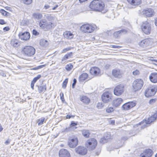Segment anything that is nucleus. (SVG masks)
<instances>
[{
	"mask_svg": "<svg viewBox=\"0 0 157 157\" xmlns=\"http://www.w3.org/2000/svg\"><path fill=\"white\" fill-rule=\"evenodd\" d=\"M105 5L102 1L94 0L90 3L89 7L93 10L101 12L104 8Z\"/></svg>",
	"mask_w": 157,
	"mask_h": 157,
	"instance_id": "nucleus-1",
	"label": "nucleus"
},
{
	"mask_svg": "<svg viewBox=\"0 0 157 157\" xmlns=\"http://www.w3.org/2000/svg\"><path fill=\"white\" fill-rule=\"evenodd\" d=\"M39 25L42 29L45 31L48 30L55 27L54 22L48 21L45 19L41 20L39 22Z\"/></svg>",
	"mask_w": 157,
	"mask_h": 157,
	"instance_id": "nucleus-2",
	"label": "nucleus"
},
{
	"mask_svg": "<svg viewBox=\"0 0 157 157\" xmlns=\"http://www.w3.org/2000/svg\"><path fill=\"white\" fill-rule=\"evenodd\" d=\"M35 49L32 46H26L22 48V53L25 56L31 57L35 53Z\"/></svg>",
	"mask_w": 157,
	"mask_h": 157,
	"instance_id": "nucleus-3",
	"label": "nucleus"
},
{
	"mask_svg": "<svg viewBox=\"0 0 157 157\" xmlns=\"http://www.w3.org/2000/svg\"><path fill=\"white\" fill-rule=\"evenodd\" d=\"M97 27V26L94 24H87L82 25L80 27V29L84 33H90L93 32Z\"/></svg>",
	"mask_w": 157,
	"mask_h": 157,
	"instance_id": "nucleus-4",
	"label": "nucleus"
},
{
	"mask_svg": "<svg viewBox=\"0 0 157 157\" xmlns=\"http://www.w3.org/2000/svg\"><path fill=\"white\" fill-rule=\"evenodd\" d=\"M143 82L140 79H136L133 83V87L135 91L140 90L143 86Z\"/></svg>",
	"mask_w": 157,
	"mask_h": 157,
	"instance_id": "nucleus-5",
	"label": "nucleus"
},
{
	"mask_svg": "<svg viewBox=\"0 0 157 157\" xmlns=\"http://www.w3.org/2000/svg\"><path fill=\"white\" fill-rule=\"evenodd\" d=\"M141 29L142 31L146 34H149L151 31V25L147 21H146L143 22Z\"/></svg>",
	"mask_w": 157,
	"mask_h": 157,
	"instance_id": "nucleus-6",
	"label": "nucleus"
},
{
	"mask_svg": "<svg viewBox=\"0 0 157 157\" xmlns=\"http://www.w3.org/2000/svg\"><path fill=\"white\" fill-rule=\"evenodd\" d=\"M124 85L121 84L117 85L113 90L114 94L117 96L121 95L124 92Z\"/></svg>",
	"mask_w": 157,
	"mask_h": 157,
	"instance_id": "nucleus-7",
	"label": "nucleus"
},
{
	"mask_svg": "<svg viewBox=\"0 0 157 157\" xmlns=\"http://www.w3.org/2000/svg\"><path fill=\"white\" fill-rule=\"evenodd\" d=\"M87 147L90 150H92L94 149L97 145V142L94 138H92L88 140L86 143Z\"/></svg>",
	"mask_w": 157,
	"mask_h": 157,
	"instance_id": "nucleus-8",
	"label": "nucleus"
},
{
	"mask_svg": "<svg viewBox=\"0 0 157 157\" xmlns=\"http://www.w3.org/2000/svg\"><path fill=\"white\" fill-rule=\"evenodd\" d=\"M156 92V89L155 87H150L145 91L144 95L146 97L154 96Z\"/></svg>",
	"mask_w": 157,
	"mask_h": 157,
	"instance_id": "nucleus-9",
	"label": "nucleus"
},
{
	"mask_svg": "<svg viewBox=\"0 0 157 157\" xmlns=\"http://www.w3.org/2000/svg\"><path fill=\"white\" fill-rule=\"evenodd\" d=\"M111 94L109 92L104 93L101 96L102 101L105 103L109 102L111 99Z\"/></svg>",
	"mask_w": 157,
	"mask_h": 157,
	"instance_id": "nucleus-10",
	"label": "nucleus"
},
{
	"mask_svg": "<svg viewBox=\"0 0 157 157\" xmlns=\"http://www.w3.org/2000/svg\"><path fill=\"white\" fill-rule=\"evenodd\" d=\"M75 151L77 153L81 155H86L87 151V149L83 146H78L75 148Z\"/></svg>",
	"mask_w": 157,
	"mask_h": 157,
	"instance_id": "nucleus-11",
	"label": "nucleus"
},
{
	"mask_svg": "<svg viewBox=\"0 0 157 157\" xmlns=\"http://www.w3.org/2000/svg\"><path fill=\"white\" fill-rule=\"evenodd\" d=\"M136 105V103L134 101H130L124 103L122 106L123 109L128 110L134 107Z\"/></svg>",
	"mask_w": 157,
	"mask_h": 157,
	"instance_id": "nucleus-12",
	"label": "nucleus"
},
{
	"mask_svg": "<svg viewBox=\"0 0 157 157\" xmlns=\"http://www.w3.org/2000/svg\"><path fill=\"white\" fill-rule=\"evenodd\" d=\"M59 157H70L69 151L64 149H62L59 151Z\"/></svg>",
	"mask_w": 157,
	"mask_h": 157,
	"instance_id": "nucleus-13",
	"label": "nucleus"
},
{
	"mask_svg": "<svg viewBox=\"0 0 157 157\" xmlns=\"http://www.w3.org/2000/svg\"><path fill=\"white\" fill-rule=\"evenodd\" d=\"M19 36L21 40H27L30 38V34L29 32H26L24 33H19Z\"/></svg>",
	"mask_w": 157,
	"mask_h": 157,
	"instance_id": "nucleus-14",
	"label": "nucleus"
},
{
	"mask_svg": "<svg viewBox=\"0 0 157 157\" xmlns=\"http://www.w3.org/2000/svg\"><path fill=\"white\" fill-rule=\"evenodd\" d=\"M90 72L92 75L98 76L100 74V70L97 67H92L90 70Z\"/></svg>",
	"mask_w": 157,
	"mask_h": 157,
	"instance_id": "nucleus-15",
	"label": "nucleus"
},
{
	"mask_svg": "<svg viewBox=\"0 0 157 157\" xmlns=\"http://www.w3.org/2000/svg\"><path fill=\"white\" fill-rule=\"evenodd\" d=\"M113 75L116 78H120L122 77L121 71L119 69H115L112 71Z\"/></svg>",
	"mask_w": 157,
	"mask_h": 157,
	"instance_id": "nucleus-16",
	"label": "nucleus"
},
{
	"mask_svg": "<svg viewBox=\"0 0 157 157\" xmlns=\"http://www.w3.org/2000/svg\"><path fill=\"white\" fill-rule=\"evenodd\" d=\"M143 13L146 17H152L154 14V12L152 9L151 8H148L146 10H144Z\"/></svg>",
	"mask_w": 157,
	"mask_h": 157,
	"instance_id": "nucleus-17",
	"label": "nucleus"
},
{
	"mask_svg": "<svg viewBox=\"0 0 157 157\" xmlns=\"http://www.w3.org/2000/svg\"><path fill=\"white\" fill-rule=\"evenodd\" d=\"M152 154V151L150 149H148L142 153L140 156V157H151Z\"/></svg>",
	"mask_w": 157,
	"mask_h": 157,
	"instance_id": "nucleus-18",
	"label": "nucleus"
},
{
	"mask_svg": "<svg viewBox=\"0 0 157 157\" xmlns=\"http://www.w3.org/2000/svg\"><path fill=\"white\" fill-rule=\"evenodd\" d=\"M157 118V111L152 116L149 117L147 120H145V121L146 124H150Z\"/></svg>",
	"mask_w": 157,
	"mask_h": 157,
	"instance_id": "nucleus-19",
	"label": "nucleus"
},
{
	"mask_svg": "<svg viewBox=\"0 0 157 157\" xmlns=\"http://www.w3.org/2000/svg\"><path fill=\"white\" fill-rule=\"evenodd\" d=\"M78 144V140L76 139H72L69 140L68 144L71 148H73L76 146Z\"/></svg>",
	"mask_w": 157,
	"mask_h": 157,
	"instance_id": "nucleus-20",
	"label": "nucleus"
},
{
	"mask_svg": "<svg viewBox=\"0 0 157 157\" xmlns=\"http://www.w3.org/2000/svg\"><path fill=\"white\" fill-rule=\"evenodd\" d=\"M149 79L153 83H157V73L153 72L151 73L149 76Z\"/></svg>",
	"mask_w": 157,
	"mask_h": 157,
	"instance_id": "nucleus-21",
	"label": "nucleus"
},
{
	"mask_svg": "<svg viewBox=\"0 0 157 157\" xmlns=\"http://www.w3.org/2000/svg\"><path fill=\"white\" fill-rule=\"evenodd\" d=\"M127 32V31L125 29H122L119 31L115 32L113 34L115 37L117 38L119 37L121 35L125 34Z\"/></svg>",
	"mask_w": 157,
	"mask_h": 157,
	"instance_id": "nucleus-22",
	"label": "nucleus"
},
{
	"mask_svg": "<svg viewBox=\"0 0 157 157\" xmlns=\"http://www.w3.org/2000/svg\"><path fill=\"white\" fill-rule=\"evenodd\" d=\"M150 44V41L148 39H145L142 40L139 43L140 46L144 47L147 46Z\"/></svg>",
	"mask_w": 157,
	"mask_h": 157,
	"instance_id": "nucleus-23",
	"label": "nucleus"
},
{
	"mask_svg": "<svg viewBox=\"0 0 157 157\" xmlns=\"http://www.w3.org/2000/svg\"><path fill=\"white\" fill-rule=\"evenodd\" d=\"M110 135L109 133H106L104 136L101 138L100 140V142L102 144H104L106 143L108 140L110 139Z\"/></svg>",
	"mask_w": 157,
	"mask_h": 157,
	"instance_id": "nucleus-24",
	"label": "nucleus"
},
{
	"mask_svg": "<svg viewBox=\"0 0 157 157\" xmlns=\"http://www.w3.org/2000/svg\"><path fill=\"white\" fill-rule=\"evenodd\" d=\"M88 76V75L87 73H83L80 75L78 80L81 82H83L87 79Z\"/></svg>",
	"mask_w": 157,
	"mask_h": 157,
	"instance_id": "nucleus-25",
	"label": "nucleus"
},
{
	"mask_svg": "<svg viewBox=\"0 0 157 157\" xmlns=\"http://www.w3.org/2000/svg\"><path fill=\"white\" fill-rule=\"evenodd\" d=\"M11 45L14 47H17L20 45V42L16 39H13L10 41Z\"/></svg>",
	"mask_w": 157,
	"mask_h": 157,
	"instance_id": "nucleus-26",
	"label": "nucleus"
},
{
	"mask_svg": "<svg viewBox=\"0 0 157 157\" xmlns=\"http://www.w3.org/2000/svg\"><path fill=\"white\" fill-rule=\"evenodd\" d=\"M123 101V100L121 98H119L113 100V105L115 107L118 106Z\"/></svg>",
	"mask_w": 157,
	"mask_h": 157,
	"instance_id": "nucleus-27",
	"label": "nucleus"
},
{
	"mask_svg": "<svg viewBox=\"0 0 157 157\" xmlns=\"http://www.w3.org/2000/svg\"><path fill=\"white\" fill-rule=\"evenodd\" d=\"M127 1L129 4L133 6L138 5L141 2V0H127Z\"/></svg>",
	"mask_w": 157,
	"mask_h": 157,
	"instance_id": "nucleus-28",
	"label": "nucleus"
},
{
	"mask_svg": "<svg viewBox=\"0 0 157 157\" xmlns=\"http://www.w3.org/2000/svg\"><path fill=\"white\" fill-rule=\"evenodd\" d=\"M80 100L86 105L89 104L90 102V99L86 96L82 97L80 98Z\"/></svg>",
	"mask_w": 157,
	"mask_h": 157,
	"instance_id": "nucleus-29",
	"label": "nucleus"
},
{
	"mask_svg": "<svg viewBox=\"0 0 157 157\" xmlns=\"http://www.w3.org/2000/svg\"><path fill=\"white\" fill-rule=\"evenodd\" d=\"M64 37L67 39H71L73 37L74 35L73 34L70 32L64 33L63 34Z\"/></svg>",
	"mask_w": 157,
	"mask_h": 157,
	"instance_id": "nucleus-30",
	"label": "nucleus"
},
{
	"mask_svg": "<svg viewBox=\"0 0 157 157\" xmlns=\"http://www.w3.org/2000/svg\"><path fill=\"white\" fill-rule=\"evenodd\" d=\"M48 44V42L46 40L42 39L40 40V45L41 46L46 47Z\"/></svg>",
	"mask_w": 157,
	"mask_h": 157,
	"instance_id": "nucleus-31",
	"label": "nucleus"
},
{
	"mask_svg": "<svg viewBox=\"0 0 157 157\" xmlns=\"http://www.w3.org/2000/svg\"><path fill=\"white\" fill-rule=\"evenodd\" d=\"M72 52H70L69 53H67L63 57L62 59V63L64 61L69 58H70L71 57V56L72 55Z\"/></svg>",
	"mask_w": 157,
	"mask_h": 157,
	"instance_id": "nucleus-32",
	"label": "nucleus"
},
{
	"mask_svg": "<svg viewBox=\"0 0 157 157\" xmlns=\"http://www.w3.org/2000/svg\"><path fill=\"white\" fill-rule=\"evenodd\" d=\"M45 17L48 21H52L53 22L55 19V17L50 14H47L45 15Z\"/></svg>",
	"mask_w": 157,
	"mask_h": 157,
	"instance_id": "nucleus-33",
	"label": "nucleus"
},
{
	"mask_svg": "<svg viewBox=\"0 0 157 157\" xmlns=\"http://www.w3.org/2000/svg\"><path fill=\"white\" fill-rule=\"evenodd\" d=\"M46 89V87L45 85L38 86V90L39 93L44 92Z\"/></svg>",
	"mask_w": 157,
	"mask_h": 157,
	"instance_id": "nucleus-34",
	"label": "nucleus"
},
{
	"mask_svg": "<svg viewBox=\"0 0 157 157\" xmlns=\"http://www.w3.org/2000/svg\"><path fill=\"white\" fill-rule=\"evenodd\" d=\"M82 132V135L85 137L87 138L89 136L90 133L89 130H83Z\"/></svg>",
	"mask_w": 157,
	"mask_h": 157,
	"instance_id": "nucleus-35",
	"label": "nucleus"
},
{
	"mask_svg": "<svg viewBox=\"0 0 157 157\" xmlns=\"http://www.w3.org/2000/svg\"><path fill=\"white\" fill-rule=\"evenodd\" d=\"M33 17L35 19H40L42 17V15L40 13H35L33 15Z\"/></svg>",
	"mask_w": 157,
	"mask_h": 157,
	"instance_id": "nucleus-36",
	"label": "nucleus"
},
{
	"mask_svg": "<svg viewBox=\"0 0 157 157\" xmlns=\"http://www.w3.org/2000/svg\"><path fill=\"white\" fill-rule=\"evenodd\" d=\"M21 2L25 5H29L31 4L33 2V0H21Z\"/></svg>",
	"mask_w": 157,
	"mask_h": 157,
	"instance_id": "nucleus-37",
	"label": "nucleus"
},
{
	"mask_svg": "<svg viewBox=\"0 0 157 157\" xmlns=\"http://www.w3.org/2000/svg\"><path fill=\"white\" fill-rule=\"evenodd\" d=\"M0 12L3 15L6 16H8L10 14L9 13L7 12L3 9H1L0 10Z\"/></svg>",
	"mask_w": 157,
	"mask_h": 157,
	"instance_id": "nucleus-38",
	"label": "nucleus"
},
{
	"mask_svg": "<svg viewBox=\"0 0 157 157\" xmlns=\"http://www.w3.org/2000/svg\"><path fill=\"white\" fill-rule=\"evenodd\" d=\"M45 118L44 117H42L41 118L38 119L37 121L38 125H40L42 124L44 121Z\"/></svg>",
	"mask_w": 157,
	"mask_h": 157,
	"instance_id": "nucleus-39",
	"label": "nucleus"
},
{
	"mask_svg": "<svg viewBox=\"0 0 157 157\" xmlns=\"http://www.w3.org/2000/svg\"><path fill=\"white\" fill-rule=\"evenodd\" d=\"M73 67V65L71 63H69L66 66L65 69L67 71H70L72 68Z\"/></svg>",
	"mask_w": 157,
	"mask_h": 157,
	"instance_id": "nucleus-40",
	"label": "nucleus"
},
{
	"mask_svg": "<svg viewBox=\"0 0 157 157\" xmlns=\"http://www.w3.org/2000/svg\"><path fill=\"white\" fill-rule=\"evenodd\" d=\"M68 79L67 78L65 79L64 81L63 82V87L64 89H65L66 88L67 84L68 82Z\"/></svg>",
	"mask_w": 157,
	"mask_h": 157,
	"instance_id": "nucleus-41",
	"label": "nucleus"
},
{
	"mask_svg": "<svg viewBox=\"0 0 157 157\" xmlns=\"http://www.w3.org/2000/svg\"><path fill=\"white\" fill-rule=\"evenodd\" d=\"M114 111V109L112 107H108L106 109V111L108 113H110Z\"/></svg>",
	"mask_w": 157,
	"mask_h": 157,
	"instance_id": "nucleus-42",
	"label": "nucleus"
},
{
	"mask_svg": "<svg viewBox=\"0 0 157 157\" xmlns=\"http://www.w3.org/2000/svg\"><path fill=\"white\" fill-rule=\"evenodd\" d=\"M41 77V75H38L36 77H35L32 81L33 82L35 83L37 81L40 79Z\"/></svg>",
	"mask_w": 157,
	"mask_h": 157,
	"instance_id": "nucleus-43",
	"label": "nucleus"
},
{
	"mask_svg": "<svg viewBox=\"0 0 157 157\" xmlns=\"http://www.w3.org/2000/svg\"><path fill=\"white\" fill-rule=\"evenodd\" d=\"M71 47H68V48H65L62 50V51L61 52V53H65L66 52H67V51L71 50Z\"/></svg>",
	"mask_w": 157,
	"mask_h": 157,
	"instance_id": "nucleus-44",
	"label": "nucleus"
},
{
	"mask_svg": "<svg viewBox=\"0 0 157 157\" xmlns=\"http://www.w3.org/2000/svg\"><path fill=\"white\" fill-rule=\"evenodd\" d=\"M132 74L134 75H137L139 74L140 72L138 70H136L132 72Z\"/></svg>",
	"mask_w": 157,
	"mask_h": 157,
	"instance_id": "nucleus-45",
	"label": "nucleus"
},
{
	"mask_svg": "<svg viewBox=\"0 0 157 157\" xmlns=\"http://www.w3.org/2000/svg\"><path fill=\"white\" fill-rule=\"evenodd\" d=\"M77 125V122H74V121H72L70 124V126L72 127L76 126Z\"/></svg>",
	"mask_w": 157,
	"mask_h": 157,
	"instance_id": "nucleus-46",
	"label": "nucleus"
},
{
	"mask_svg": "<svg viewBox=\"0 0 157 157\" xmlns=\"http://www.w3.org/2000/svg\"><path fill=\"white\" fill-rule=\"evenodd\" d=\"M33 35L35 36L38 35L39 33L37 32L36 30L33 29Z\"/></svg>",
	"mask_w": 157,
	"mask_h": 157,
	"instance_id": "nucleus-47",
	"label": "nucleus"
},
{
	"mask_svg": "<svg viewBox=\"0 0 157 157\" xmlns=\"http://www.w3.org/2000/svg\"><path fill=\"white\" fill-rule=\"evenodd\" d=\"M156 100V98L151 99L149 101V103L150 104H152L155 102Z\"/></svg>",
	"mask_w": 157,
	"mask_h": 157,
	"instance_id": "nucleus-48",
	"label": "nucleus"
},
{
	"mask_svg": "<svg viewBox=\"0 0 157 157\" xmlns=\"http://www.w3.org/2000/svg\"><path fill=\"white\" fill-rule=\"evenodd\" d=\"M77 80L75 78H74L73 79V82L72 84V87L73 88H74V87L76 83Z\"/></svg>",
	"mask_w": 157,
	"mask_h": 157,
	"instance_id": "nucleus-49",
	"label": "nucleus"
},
{
	"mask_svg": "<svg viewBox=\"0 0 157 157\" xmlns=\"http://www.w3.org/2000/svg\"><path fill=\"white\" fill-rule=\"evenodd\" d=\"M0 75L3 77H5L6 76L5 74L2 71H0Z\"/></svg>",
	"mask_w": 157,
	"mask_h": 157,
	"instance_id": "nucleus-50",
	"label": "nucleus"
},
{
	"mask_svg": "<svg viewBox=\"0 0 157 157\" xmlns=\"http://www.w3.org/2000/svg\"><path fill=\"white\" fill-rule=\"evenodd\" d=\"M112 47L113 48H121V47L120 46L113 45L112 46Z\"/></svg>",
	"mask_w": 157,
	"mask_h": 157,
	"instance_id": "nucleus-51",
	"label": "nucleus"
},
{
	"mask_svg": "<svg viewBox=\"0 0 157 157\" xmlns=\"http://www.w3.org/2000/svg\"><path fill=\"white\" fill-rule=\"evenodd\" d=\"M6 23L5 22V21L3 20H0V24L4 25Z\"/></svg>",
	"mask_w": 157,
	"mask_h": 157,
	"instance_id": "nucleus-52",
	"label": "nucleus"
},
{
	"mask_svg": "<svg viewBox=\"0 0 157 157\" xmlns=\"http://www.w3.org/2000/svg\"><path fill=\"white\" fill-rule=\"evenodd\" d=\"M115 123V121L113 120H110L109 121V123L110 124L113 125Z\"/></svg>",
	"mask_w": 157,
	"mask_h": 157,
	"instance_id": "nucleus-53",
	"label": "nucleus"
},
{
	"mask_svg": "<svg viewBox=\"0 0 157 157\" xmlns=\"http://www.w3.org/2000/svg\"><path fill=\"white\" fill-rule=\"evenodd\" d=\"M3 30L4 31H8L10 30V28L8 27H6L3 28Z\"/></svg>",
	"mask_w": 157,
	"mask_h": 157,
	"instance_id": "nucleus-54",
	"label": "nucleus"
},
{
	"mask_svg": "<svg viewBox=\"0 0 157 157\" xmlns=\"http://www.w3.org/2000/svg\"><path fill=\"white\" fill-rule=\"evenodd\" d=\"M46 65H43L38 66V69L42 68L45 66Z\"/></svg>",
	"mask_w": 157,
	"mask_h": 157,
	"instance_id": "nucleus-55",
	"label": "nucleus"
},
{
	"mask_svg": "<svg viewBox=\"0 0 157 157\" xmlns=\"http://www.w3.org/2000/svg\"><path fill=\"white\" fill-rule=\"evenodd\" d=\"M35 83L34 82H33L32 81L31 84V88L33 90L34 89V85Z\"/></svg>",
	"mask_w": 157,
	"mask_h": 157,
	"instance_id": "nucleus-56",
	"label": "nucleus"
},
{
	"mask_svg": "<svg viewBox=\"0 0 157 157\" xmlns=\"http://www.w3.org/2000/svg\"><path fill=\"white\" fill-rule=\"evenodd\" d=\"M10 140H7L5 142V143L6 145L8 144H10Z\"/></svg>",
	"mask_w": 157,
	"mask_h": 157,
	"instance_id": "nucleus-57",
	"label": "nucleus"
},
{
	"mask_svg": "<svg viewBox=\"0 0 157 157\" xmlns=\"http://www.w3.org/2000/svg\"><path fill=\"white\" fill-rule=\"evenodd\" d=\"M50 6L48 5H45L44 6V8L45 9H47L49 8Z\"/></svg>",
	"mask_w": 157,
	"mask_h": 157,
	"instance_id": "nucleus-58",
	"label": "nucleus"
},
{
	"mask_svg": "<svg viewBox=\"0 0 157 157\" xmlns=\"http://www.w3.org/2000/svg\"><path fill=\"white\" fill-rule=\"evenodd\" d=\"M74 117V116H70V115H67L66 117L67 119H70L71 117Z\"/></svg>",
	"mask_w": 157,
	"mask_h": 157,
	"instance_id": "nucleus-59",
	"label": "nucleus"
},
{
	"mask_svg": "<svg viewBox=\"0 0 157 157\" xmlns=\"http://www.w3.org/2000/svg\"><path fill=\"white\" fill-rule=\"evenodd\" d=\"M31 69L32 70H38V67L37 66L36 67H33V68H32Z\"/></svg>",
	"mask_w": 157,
	"mask_h": 157,
	"instance_id": "nucleus-60",
	"label": "nucleus"
},
{
	"mask_svg": "<svg viewBox=\"0 0 157 157\" xmlns=\"http://www.w3.org/2000/svg\"><path fill=\"white\" fill-rule=\"evenodd\" d=\"M60 98L62 101H63V100H64L63 94L62 96Z\"/></svg>",
	"mask_w": 157,
	"mask_h": 157,
	"instance_id": "nucleus-61",
	"label": "nucleus"
},
{
	"mask_svg": "<svg viewBox=\"0 0 157 157\" xmlns=\"http://www.w3.org/2000/svg\"><path fill=\"white\" fill-rule=\"evenodd\" d=\"M58 6V5H56V6L53 7L52 9V10H55L57 8Z\"/></svg>",
	"mask_w": 157,
	"mask_h": 157,
	"instance_id": "nucleus-62",
	"label": "nucleus"
},
{
	"mask_svg": "<svg viewBox=\"0 0 157 157\" xmlns=\"http://www.w3.org/2000/svg\"><path fill=\"white\" fill-rule=\"evenodd\" d=\"M155 25H156V26H157V18H156L155 19Z\"/></svg>",
	"mask_w": 157,
	"mask_h": 157,
	"instance_id": "nucleus-63",
	"label": "nucleus"
},
{
	"mask_svg": "<svg viewBox=\"0 0 157 157\" xmlns=\"http://www.w3.org/2000/svg\"><path fill=\"white\" fill-rule=\"evenodd\" d=\"M3 129V128L1 124H0V132H1Z\"/></svg>",
	"mask_w": 157,
	"mask_h": 157,
	"instance_id": "nucleus-64",
	"label": "nucleus"
}]
</instances>
